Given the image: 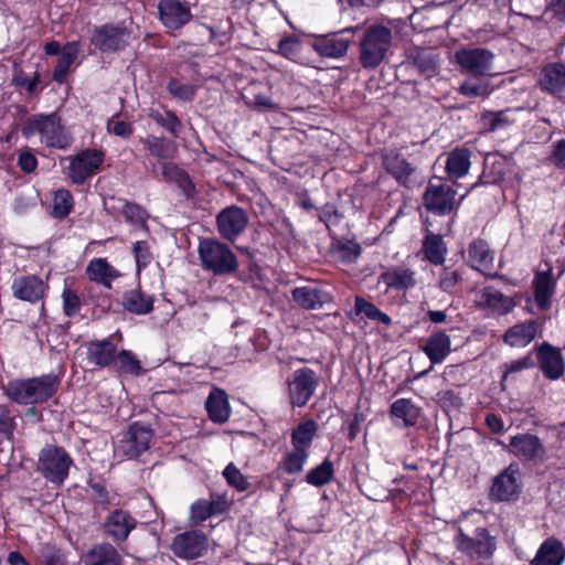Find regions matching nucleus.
Instances as JSON below:
<instances>
[{
    "label": "nucleus",
    "mask_w": 565,
    "mask_h": 565,
    "mask_svg": "<svg viewBox=\"0 0 565 565\" xmlns=\"http://www.w3.org/2000/svg\"><path fill=\"white\" fill-rule=\"evenodd\" d=\"M61 386V379L54 373L28 379H13L3 387L4 395L19 405L45 404L53 398Z\"/></svg>",
    "instance_id": "1"
},
{
    "label": "nucleus",
    "mask_w": 565,
    "mask_h": 565,
    "mask_svg": "<svg viewBox=\"0 0 565 565\" xmlns=\"http://www.w3.org/2000/svg\"><path fill=\"white\" fill-rule=\"evenodd\" d=\"M393 40L390 26L372 24L367 26L360 40L359 61L364 68L374 70L385 58Z\"/></svg>",
    "instance_id": "2"
},
{
    "label": "nucleus",
    "mask_w": 565,
    "mask_h": 565,
    "mask_svg": "<svg viewBox=\"0 0 565 565\" xmlns=\"http://www.w3.org/2000/svg\"><path fill=\"white\" fill-rule=\"evenodd\" d=\"M105 157L102 149L86 148L63 158L62 162H67V166L64 167L66 180L73 185H84L100 172Z\"/></svg>",
    "instance_id": "3"
},
{
    "label": "nucleus",
    "mask_w": 565,
    "mask_h": 565,
    "mask_svg": "<svg viewBox=\"0 0 565 565\" xmlns=\"http://www.w3.org/2000/svg\"><path fill=\"white\" fill-rule=\"evenodd\" d=\"M74 461L64 447L46 444L39 452L36 471L55 487L64 484Z\"/></svg>",
    "instance_id": "4"
},
{
    "label": "nucleus",
    "mask_w": 565,
    "mask_h": 565,
    "mask_svg": "<svg viewBox=\"0 0 565 565\" xmlns=\"http://www.w3.org/2000/svg\"><path fill=\"white\" fill-rule=\"evenodd\" d=\"M457 186V182L452 184L445 182L434 184L429 182L423 194V204L426 211L437 216H456L462 201L470 191L468 189L466 193L458 195Z\"/></svg>",
    "instance_id": "5"
},
{
    "label": "nucleus",
    "mask_w": 565,
    "mask_h": 565,
    "mask_svg": "<svg viewBox=\"0 0 565 565\" xmlns=\"http://www.w3.org/2000/svg\"><path fill=\"white\" fill-rule=\"evenodd\" d=\"M198 252L202 267L214 275H228L237 269L238 263L235 254L226 244L217 239H201Z\"/></svg>",
    "instance_id": "6"
},
{
    "label": "nucleus",
    "mask_w": 565,
    "mask_h": 565,
    "mask_svg": "<svg viewBox=\"0 0 565 565\" xmlns=\"http://www.w3.org/2000/svg\"><path fill=\"white\" fill-rule=\"evenodd\" d=\"M454 544L458 552L471 561H489L497 550V537L483 526L475 530L473 537L465 533L462 529H458Z\"/></svg>",
    "instance_id": "7"
},
{
    "label": "nucleus",
    "mask_w": 565,
    "mask_h": 565,
    "mask_svg": "<svg viewBox=\"0 0 565 565\" xmlns=\"http://www.w3.org/2000/svg\"><path fill=\"white\" fill-rule=\"evenodd\" d=\"M520 466L511 462L491 481L488 497L493 502H515L522 492Z\"/></svg>",
    "instance_id": "8"
},
{
    "label": "nucleus",
    "mask_w": 565,
    "mask_h": 565,
    "mask_svg": "<svg viewBox=\"0 0 565 565\" xmlns=\"http://www.w3.org/2000/svg\"><path fill=\"white\" fill-rule=\"evenodd\" d=\"M320 384L317 372L303 366L292 372L287 380L288 398L292 407H305Z\"/></svg>",
    "instance_id": "9"
},
{
    "label": "nucleus",
    "mask_w": 565,
    "mask_h": 565,
    "mask_svg": "<svg viewBox=\"0 0 565 565\" xmlns=\"http://www.w3.org/2000/svg\"><path fill=\"white\" fill-rule=\"evenodd\" d=\"M138 521L126 509L111 510L100 524L103 535L117 547L126 543L131 532L137 527Z\"/></svg>",
    "instance_id": "10"
},
{
    "label": "nucleus",
    "mask_w": 565,
    "mask_h": 565,
    "mask_svg": "<svg viewBox=\"0 0 565 565\" xmlns=\"http://www.w3.org/2000/svg\"><path fill=\"white\" fill-rule=\"evenodd\" d=\"M494 54L484 47H461L455 53V62L462 73L473 77L491 74Z\"/></svg>",
    "instance_id": "11"
},
{
    "label": "nucleus",
    "mask_w": 565,
    "mask_h": 565,
    "mask_svg": "<svg viewBox=\"0 0 565 565\" xmlns=\"http://www.w3.org/2000/svg\"><path fill=\"white\" fill-rule=\"evenodd\" d=\"M532 355L536 356V365L543 376L550 381L559 380L565 373V361L559 348L547 341L536 343L531 349Z\"/></svg>",
    "instance_id": "12"
},
{
    "label": "nucleus",
    "mask_w": 565,
    "mask_h": 565,
    "mask_svg": "<svg viewBox=\"0 0 565 565\" xmlns=\"http://www.w3.org/2000/svg\"><path fill=\"white\" fill-rule=\"evenodd\" d=\"M209 541L206 535L199 530H191L174 536L171 551L183 559H194L207 552Z\"/></svg>",
    "instance_id": "13"
},
{
    "label": "nucleus",
    "mask_w": 565,
    "mask_h": 565,
    "mask_svg": "<svg viewBox=\"0 0 565 565\" xmlns=\"http://www.w3.org/2000/svg\"><path fill=\"white\" fill-rule=\"evenodd\" d=\"M64 128L61 118L56 114L38 115L29 118L23 127L22 135L25 139L39 137L51 141L64 137Z\"/></svg>",
    "instance_id": "14"
},
{
    "label": "nucleus",
    "mask_w": 565,
    "mask_h": 565,
    "mask_svg": "<svg viewBox=\"0 0 565 565\" xmlns=\"http://www.w3.org/2000/svg\"><path fill=\"white\" fill-rule=\"evenodd\" d=\"M85 348L86 360L92 365V370L111 367L116 362L119 351L111 337L88 341Z\"/></svg>",
    "instance_id": "15"
},
{
    "label": "nucleus",
    "mask_w": 565,
    "mask_h": 565,
    "mask_svg": "<svg viewBox=\"0 0 565 565\" xmlns=\"http://www.w3.org/2000/svg\"><path fill=\"white\" fill-rule=\"evenodd\" d=\"M13 297L30 303L43 301L49 285L38 275H22L13 279L11 285Z\"/></svg>",
    "instance_id": "16"
},
{
    "label": "nucleus",
    "mask_w": 565,
    "mask_h": 565,
    "mask_svg": "<svg viewBox=\"0 0 565 565\" xmlns=\"http://www.w3.org/2000/svg\"><path fill=\"white\" fill-rule=\"evenodd\" d=\"M129 33L125 28L103 25L94 31L92 43L103 52H114L128 44Z\"/></svg>",
    "instance_id": "17"
},
{
    "label": "nucleus",
    "mask_w": 565,
    "mask_h": 565,
    "mask_svg": "<svg viewBox=\"0 0 565 565\" xmlns=\"http://www.w3.org/2000/svg\"><path fill=\"white\" fill-rule=\"evenodd\" d=\"M220 235L228 241H234L247 225L245 211L237 206H230L220 212L216 217Z\"/></svg>",
    "instance_id": "18"
},
{
    "label": "nucleus",
    "mask_w": 565,
    "mask_h": 565,
    "mask_svg": "<svg viewBox=\"0 0 565 565\" xmlns=\"http://www.w3.org/2000/svg\"><path fill=\"white\" fill-rule=\"evenodd\" d=\"M468 256L471 268L480 271L489 278L498 277L493 269L494 252L483 238H475L468 246Z\"/></svg>",
    "instance_id": "19"
},
{
    "label": "nucleus",
    "mask_w": 565,
    "mask_h": 565,
    "mask_svg": "<svg viewBox=\"0 0 565 565\" xmlns=\"http://www.w3.org/2000/svg\"><path fill=\"white\" fill-rule=\"evenodd\" d=\"M544 326V320L530 319L510 327L503 334V342L512 348L530 344Z\"/></svg>",
    "instance_id": "20"
},
{
    "label": "nucleus",
    "mask_w": 565,
    "mask_h": 565,
    "mask_svg": "<svg viewBox=\"0 0 565 565\" xmlns=\"http://www.w3.org/2000/svg\"><path fill=\"white\" fill-rule=\"evenodd\" d=\"M430 362V369L434 365L441 364L451 353V339L446 330H436L431 332L420 347Z\"/></svg>",
    "instance_id": "21"
},
{
    "label": "nucleus",
    "mask_w": 565,
    "mask_h": 565,
    "mask_svg": "<svg viewBox=\"0 0 565 565\" xmlns=\"http://www.w3.org/2000/svg\"><path fill=\"white\" fill-rule=\"evenodd\" d=\"M509 451L523 461H534L544 454L541 439L533 434H518L510 437Z\"/></svg>",
    "instance_id": "22"
},
{
    "label": "nucleus",
    "mask_w": 565,
    "mask_h": 565,
    "mask_svg": "<svg viewBox=\"0 0 565 565\" xmlns=\"http://www.w3.org/2000/svg\"><path fill=\"white\" fill-rule=\"evenodd\" d=\"M153 438V430L139 422L129 426L125 439V454L130 458H138L149 449L150 441Z\"/></svg>",
    "instance_id": "23"
},
{
    "label": "nucleus",
    "mask_w": 565,
    "mask_h": 565,
    "mask_svg": "<svg viewBox=\"0 0 565 565\" xmlns=\"http://www.w3.org/2000/svg\"><path fill=\"white\" fill-rule=\"evenodd\" d=\"M118 548L111 542L96 543L82 556V562L84 565H122L124 557Z\"/></svg>",
    "instance_id": "24"
},
{
    "label": "nucleus",
    "mask_w": 565,
    "mask_h": 565,
    "mask_svg": "<svg viewBox=\"0 0 565 565\" xmlns=\"http://www.w3.org/2000/svg\"><path fill=\"white\" fill-rule=\"evenodd\" d=\"M556 289V279L552 268L536 271L533 279V295L537 308L547 311L552 307V298Z\"/></svg>",
    "instance_id": "25"
},
{
    "label": "nucleus",
    "mask_w": 565,
    "mask_h": 565,
    "mask_svg": "<svg viewBox=\"0 0 565 565\" xmlns=\"http://www.w3.org/2000/svg\"><path fill=\"white\" fill-rule=\"evenodd\" d=\"M166 182L174 183L186 199L194 198L196 193L195 184L189 173L173 162H159L158 174Z\"/></svg>",
    "instance_id": "26"
},
{
    "label": "nucleus",
    "mask_w": 565,
    "mask_h": 565,
    "mask_svg": "<svg viewBox=\"0 0 565 565\" xmlns=\"http://www.w3.org/2000/svg\"><path fill=\"white\" fill-rule=\"evenodd\" d=\"M158 10L160 20L171 30L181 28L191 19L189 7L178 0H162L158 4Z\"/></svg>",
    "instance_id": "27"
},
{
    "label": "nucleus",
    "mask_w": 565,
    "mask_h": 565,
    "mask_svg": "<svg viewBox=\"0 0 565 565\" xmlns=\"http://www.w3.org/2000/svg\"><path fill=\"white\" fill-rule=\"evenodd\" d=\"M542 90L561 97L565 90V64L548 63L542 67L539 76Z\"/></svg>",
    "instance_id": "28"
},
{
    "label": "nucleus",
    "mask_w": 565,
    "mask_h": 565,
    "mask_svg": "<svg viewBox=\"0 0 565 565\" xmlns=\"http://www.w3.org/2000/svg\"><path fill=\"white\" fill-rule=\"evenodd\" d=\"M85 274L89 281L102 285L107 289H111L113 281L120 276L119 270L104 257L90 259Z\"/></svg>",
    "instance_id": "29"
},
{
    "label": "nucleus",
    "mask_w": 565,
    "mask_h": 565,
    "mask_svg": "<svg viewBox=\"0 0 565 565\" xmlns=\"http://www.w3.org/2000/svg\"><path fill=\"white\" fill-rule=\"evenodd\" d=\"M382 163L385 170L396 179L399 184L408 186L409 178L415 167L408 162L403 154L393 150L382 154Z\"/></svg>",
    "instance_id": "30"
},
{
    "label": "nucleus",
    "mask_w": 565,
    "mask_h": 565,
    "mask_svg": "<svg viewBox=\"0 0 565 565\" xmlns=\"http://www.w3.org/2000/svg\"><path fill=\"white\" fill-rule=\"evenodd\" d=\"M416 273L407 267H391L380 275V281L383 282L387 289L397 291H406L417 285L415 278Z\"/></svg>",
    "instance_id": "31"
},
{
    "label": "nucleus",
    "mask_w": 565,
    "mask_h": 565,
    "mask_svg": "<svg viewBox=\"0 0 565 565\" xmlns=\"http://www.w3.org/2000/svg\"><path fill=\"white\" fill-rule=\"evenodd\" d=\"M154 297L145 292L140 285L137 288L126 290L122 295L124 309L137 316L148 315L153 310Z\"/></svg>",
    "instance_id": "32"
},
{
    "label": "nucleus",
    "mask_w": 565,
    "mask_h": 565,
    "mask_svg": "<svg viewBox=\"0 0 565 565\" xmlns=\"http://www.w3.org/2000/svg\"><path fill=\"white\" fill-rule=\"evenodd\" d=\"M205 409L213 423L223 424L227 422L231 415V407L226 393L218 387H213L205 401Z\"/></svg>",
    "instance_id": "33"
},
{
    "label": "nucleus",
    "mask_w": 565,
    "mask_h": 565,
    "mask_svg": "<svg viewBox=\"0 0 565 565\" xmlns=\"http://www.w3.org/2000/svg\"><path fill=\"white\" fill-rule=\"evenodd\" d=\"M292 300L305 310H315L322 308L324 303L330 301L331 297L328 292L320 289L301 286L291 290Z\"/></svg>",
    "instance_id": "34"
},
{
    "label": "nucleus",
    "mask_w": 565,
    "mask_h": 565,
    "mask_svg": "<svg viewBox=\"0 0 565 565\" xmlns=\"http://www.w3.org/2000/svg\"><path fill=\"white\" fill-rule=\"evenodd\" d=\"M565 559V547L555 537L546 539L539 547L531 565H562Z\"/></svg>",
    "instance_id": "35"
},
{
    "label": "nucleus",
    "mask_w": 565,
    "mask_h": 565,
    "mask_svg": "<svg viewBox=\"0 0 565 565\" xmlns=\"http://www.w3.org/2000/svg\"><path fill=\"white\" fill-rule=\"evenodd\" d=\"M422 253L425 260L434 266H441L446 260L448 248L440 234L429 232L423 238Z\"/></svg>",
    "instance_id": "36"
},
{
    "label": "nucleus",
    "mask_w": 565,
    "mask_h": 565,
    "mask_svg": "<svg viewBox=\"0 0 565 565\" xmlns=\"http://www.w3.org/2000/svg\"><path fill=\"white\" fill-rule=\"evenodd\" d=\"M350 41L343 38H335L330 35L318 36L313 43V50L324 57H342L347 54Z\"/></svg>",
    "instance_id": "37"
},
{
    "label": "nucleus",
    "mask_w": 565,
    "mask_h": 565,
    "mask_svg": "<svg viewBox=\"0 0 565 565\" xmlns=\"http://www.w3.org/2000/svg\"><path fill=\"white\" fill-rule=\"evenodd\" d=\"M390 415L393 418L402 419L405 427H413L417 425L422 416V408L411 398H398L391 404Z\"/></svg>",
    "instance_id": "38"
},
{
    "label": "nucleus",
    "mask_w": 565,
    "mask_h": 565,
    "mask_svg": "<svg viewBox=\"0 0 565 565\" xmlns=\"http://www.w3.org/2000/svg\"><path fill=\"white\" fill-rule=\"evenodd\" d=\"M471 152L467 148H455L447 157L446 172L450 179L465 177L470 168Z\"/></svg>",
    "instance_id": "39"
},
{
    "label": "nucleus",
    "mask_w": 565,
    "mask_h": 565,
    "mask_svg": "<svg viewBox=\"0 0 565 565\" xmlns=\"http://www.w3.org/2000/svg\"><path fill=\"white\" fill-rule=\"evenodd\" d=\"M318 431L316 420L309 418L299 423L291 431L290 441L294 448L309 451Z\"/></svg>",
    "instance_id": "40"
},
{
    "label": "nucleus",
    "mask_w": 565,
    "mask_h": 565,
    "mask_svg": "<svg viewBox=\"0 0 565 565\" xmlns=\"http://www.w3.org/2000/svg\"><path fill=\"white\" fill-rule=\"evenodd\" d=\"M330 253L342 264H354L362 253L361 245L355 239L335 238L330 245Z\"/></svg>",
    "instance_id": "41"
},
{
    "label": "nucleus",
    "mask_w": 565,
    "mask_h": 565,
    "mask_svg": "<svg viewBox=\"0 0 565 565\" xmlns=\"http://www.w3.org/2000/svg\"><path fill=\"white\" fill-rule=\"evenodd\" d=\"M309 456V451L292 447L291 450H288L282 455L277 470L282 471L286 475H299L303 471Z\"/></svg>",
    "instance_id": "42"
},
{
    "label": "nucleus",
    "mask_w": 565,
    "mask_h": 565,
    "mask_svg": "<svg viewBox=\"0 0 565 565\" xmlns=\"http://www.w3.org/2000/svg\"><path fill=\"white\" fill-rule=\"evenodd\" d=\"M334 478V465L329 457H326L321 463L309 469L305 476V481L316 488H321L330 483Z\"/></svg>",
    "instance_id": "43"
},
{
    "label": "nucleus",
    "mask_w": 565,
    "mask_h": 565,
    "mask_svg": "<svg viewBox=\"0 0 565 565\" xmlns=\"http://www.w3.org/2000/svg\"><path fill=\"white\" fill-rule=\"evenodd\" d=\"M79 53L78 44L76 42L67 43L58 55L54 72L53 78L56 82L62 83L70 70V66L74 63L77 55Z\"/></svg>",
    "instance_id": "44"
},
{
    "label": "nucleus",
    "mask_w": 565,
    "mask_h": 565,
    "mask_svg": "<svg viewBox=\"0 0 565 565\" xmlns=\"http://www.w3.org/2000/svg\"><path fill=\"white\" fill-rule=\"evenodd\" d=\"M90 490V502L95 510L106 511L113 504L111 495L106 487V481L103 478H90L87 481Z\"/></svg>",
    "instance_id": "45"
},
{
    "label": "nucleus",
    "mask_w": 565,
    "mask_h": 565,
    "mask_svg": "<svg viewBox=\"0 0 565 565\" xmlns=\"http://www.w3.org/2000/svg\"><path fill=\"white\" fill-rule=\"evenodd\" d=\"M148 161L154 174H158L159 162H171L178 152L177 143H148Z\"/></svg>",
    "instance_id": "46"
},
{
    "label": "nucleus",
    "mask_w": 565,
    "mask_h": 565,
    "mask_svg": "<svg viewBox=\"0 0 565 565\" xmlns=\"http://www.w3.org/2000/svg\"><path fill=\"white\" fill-rule=\"evenodd\" d=\"M113 366L116 371L122 374L139 376L145 373V370L136 354L126 349L118 351V356L116 358V362Z\"/></svg>",
    "instance_id": "47"
},
{
    "label": "nucleus",
    "mask_w": 565,
    "mask_h": 565,
    "mask_svg": "<svg viewBox=\"0 0 565 565\" xmlns=\"http://www.w3.org/2000/svg\"><path fill=\"white\" fill-rule=\"evenodd\" d=\"M354 312L355 315H363L367 319L385 326L392 323V319L387 313L383 312L373 302L367 301L361 296H356L354 299Z\"/></svg>",
    "instance_id": "48"
},
{
    "label": "nucleus",
    "mask_w": 565,
    "mask_h": 565,
    "mask_svg": "<svg viewBox=\"0 0 565 565\" xmlns=\"http://www.w3.org/2000/svg\"><path fill=\"white\" fill-rule=\"evenodd\" d=\"M74 209V198L70 190L58 189L54 192L52 204V216L63 220L71 214Z\"/></svg>",
    "instance_id": "49"
},
{
    "label": "nucleus",
    "mask_w": 565,
    "mask_h": 565,
    "mask_svg": "<svg viewBox=\"0 0 565 565\" xmlns=\"http://www.w3.org/2000/svg\"><path fill=\"white\" fill-rule=\"evenodd\" d=\"M459 93L466 97H488L493 88L488 81L481 77L465 79L458 88Z\"/></svg>",
    "instance_id": "50"
},
{
    "label": "nucleus",
    "mask_w": 565,
    "mask_h": 565,
    "mask_svg": "<svg viewBox=\"0 0 565 565\" xmlns=\"http://www.w3.org/2000/svg\"><path fill=\"white\" fill-rule=\"evenodd\" d=\"M482 299L486 306L498 309L501 313L510 312L515 306L513 298L508 297L498 290L484 289Z\"/></svg>",
    "instance_id": "51"
},
{
    "label": "nucleus",
    "mask_w": 565,
    "mask_h": 565,
    "mask_svg": "<svg viewBox=\"0 0 565 565\" xmlns=\"http://www.w3.org/2000/svg\"><path fill=\"white\" fill-rule=\"evenodd\" d=\"M535 366H536V362H535L534 358L532 356L531 350L526 353V355H524L518 360H513L510 363H504L502 365L503 373H502V376L500 380V384H501L502 388L504 390V383L507 382V380L509 379V376L512 373L521 372L523 370L533 369Z\"/></svg>",
    "instance_id": "52"
},
{
    "label": "nucleus",
    "mask_w": 565,
    "mask_h": 565,
    "mask_svg": "<svg viewBox=\"0 0 565 565\" xmlns=\"http://www.w3.org/2000/svg\"><path fill=\"white\" fill-rule=\"evenodd\" d=\"M268 271V269L262 268L249 258V284L253 288L263 290L267 295L271 292L273 288V282L267 275Z\"/></svg>",
    "instance_id": "53"
},
{
    "label": "nucleus",
    "mask_w": 565,
    "mask_h": 565,
    "mask_svg": "<svg viewBox=\"0 0 565 565\" xmlns=\"http://www.w3.org/2000/svg\"><path fill=\"white\" fill-rule=\"evenodd\" d=\"M132 254L136 260L137 274H140L152 262L153 255L147 241H137L132 245Z\"/></svg>",
    "instance_id": "54"
},
{
    "label": "nucleus",
    "mask_w": 565,
    "mask_h": 565,
    "mask_svg": "<svg viewBox=\"0 0 565 565\" xmlns=\"http://www.w3.org/2000/svg\"><path fill=\"white\" fill-rule=\"evenodd\" d=\"M17 416L6 404H0V437L12 440L17 429Z\"/></svg>",
    "instance_id": "55"
},
{
    "label": "nucleus",
    "mask_w": 565,
    "mask_h": 565,
    "mask_svg": "<svg viewBox=\"0 0 565 565\" xmlns=\"http://www.w3.org/2000/svg\"><path fill=\"white\" fill-rule=\"evenodd\" d=\"M122 202L124 205L121 212L127 223L141 225L147 222L149 215L145 207L136 202H130L128 200H122Z\"/></svg>",
    "instance_id": "56"
},
{
    "label": "nucleus",
    "mask_w": 565,
    "mask_h": 565,
    "mask_svg": "<svg viewBox=\"0 0 565 565\" xmlns=\"http://www.w3.org/2000/svg\"><path fill=\"white\" fill-rule=\"evenodd\" d=\"M413 64L427 78L433 77L437 72L435 56L426 51L417 52L413 58Z\"/></svg>",
    "instance_id": "57"
},
{
    "label": "nucleus",
    "mask_w": 565,
    "mask_h": 565,
    "mask_svg": "<svg viewBox=\"0 0 565 565\" xmlns=\"http://www.w3.org/2000/svg\"><path fill=\"white\" fill-rule=\"evenodd\" d=\"M462 281V275L459 270H451L444 267L439 275L438 287L448 295H455L457 286Z\"/></svg>",
    "instance_id": "58"
},
{
    "label": "nucleus",
    "mask_w": 565,
    "mask_h": 565,
    "mask_svg": "<svg viewBox=\"0 0 565 565\" xmlns=\"http://www.w3.org/2000/svg\"><path fill=\"white\" fill-rule=\"evenodd\" d=\"M317 216L319 221L323 223L328 230H330L331 226H337L340 224L343 215L335 204L328 202L321 207L317 209Z\"/></svg>",
    "instance_id": "59"
},
{
    "label": "nucleus",
    "mask_w": 565,
    "mask_h": 565,
    "mask_svg": "<svg viewBox=\"0 0 565 565\" xmlns=\"http://www.w3.org/2000/svg\"><path fill=\"white\" fill-rule=\"evenodd\" d=\"M150 117L161 127L166 128L172 134L181 127V124L177 116L169 110H151Z\"/></svg>",
    "instance_id": "60"
},
{
    "label": "nucleus",
    "mask_w": 565,
    "mask_h": 565,
    "mask_svg": "<svg viewBox=\"0 0 565 565\" xmlns=\"http://www.w3.org/2000/svg\"><path fill=\"white\" fill-rule=\"evenodd\" d=\"M62 299H63V312L66 317H74L76 316L81 308H82V301L77 292L71 288H64L62 292Z\"/></svg>",
    "instance_id": "61"
},
{
    "label": "nucleus",
    "mask_w": 565,
    "mask_h": 565,
    "mask_svg": "<svg viewBox=\"0 0 565 565\" xmlns=\"http://www.w3.org/2000/svg\"><path fill=\"white\" fill-rule=\"evenodd\" d=\"M169 93L181 100H192L195 94V86L183 84L174 78L170 79L167 86Z\"/></svg>",
    "instance_id": "62"
},
{
    "label": "nucleus",
    "mask_w": 565,
    "mask_h": 565,
    "mask_svg": "<svg viewBox=\"0 0 565 565\" xmlns=\"http://www.w3.org/2000/svg\"><path fill=\"white\" fill-rule=\"evenodd\" d=\"M223 476L231 487H234L241 491L247 489V479L242 475V472L235 467L233 462L225 467Z\"/></svg>",
    "instance_id": "63"
},
{
    "label": "nucleus",
    "mask_w": 565,
    "mask_h": 565,
    "mask_svg": "<svg viewBox=\"0 0 565 565\" xmlns=\"http://www.w3.org/2000/svg\"><path fill=\"white\" fill-rule=\"evenodd\" d=\"M437 401L444 409H446V408L459 409L462 406V398L454 390H446V391L438 392Z\"/></svg>",
    "instance_id": "64"
}]
</instances>
